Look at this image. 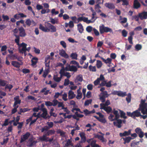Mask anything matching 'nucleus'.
I'll list each match as a JSON object with an SVG mask.
<instances>
[{
	"label": "nucleus",
	"mask_w": 147,
	"mask_h": 147,
	"mask_svg": "<svg viewBox=\"0 0 147 147\" xmlns=\"http://www.w3.org/2000/svg\"><path fill=\"white\" fill-rule=\"evenodd\" d=\"M115 121H117L113 122V123L114 125L119 128H121L122 126L121 124L122 123V120L117 119L116 120H115Z\"/></svg>",
	"instance_id": "12"
},
{
	"label": "nucleus",
	"mask_w": 147,
	"mask_h": 147,
	"mask_svg": "<svg viewBox=\"0 0 147 147\" xmlns=\"http://www.w3.org/2000/svg\"><path fill=\"white\" fill-rule=\"evenodd\" d=\"M131 94L129 93L128 94L127 97L126 98V99L128 103H129L131 101Z\"/></svg>",
	"instance_id": "43"
},
{
	"label": "nucleus",
	"mask_w": 147,
	"mask_h": 147,
	"mask_svg": "<svg viewBox=\"0 0 147 147\" xmlns=\"http://www.w3.org/2000/svg\"><path fill=\"white\" fill-rule=\"evenodd\" d=\"M51 13L52 15H56L59 13V12L58 11H55V9H53L51 10Z\"/></svg>",
	"instance_id": "57"
},
{
	"label": "nucleus",
	"mask_w": 147,
	"mask_h": 147,
	"mask_svg": "<svg viewBox=\"0 0 147 147\" xmlns=\"http://www.w3.org/2000/svg\"><path fill=\"white\" fill-rule=\"evenodd\" d=\"M52 106H56L58 103V101L56 99H54L53 100Z\"/></svg>",
	"instance_id": "54"
},
{
	"label": "nucleus",
	"mask_w": 147,
	"mask_h": 147,
	"mask_svg": "<svg viewBox=\"0 0 147 147\" xmlns=\"http://www.w3.org/2000/svg\"><path fill=\"white\" fill-rule=\"evenodd\" d=\"M139 17L141 20L147 19V12L143 11L139 13Z\"/></svg>",
	"instance_id": "14"
},
{
	"label": "nucleus",
	"mask_w": 147,
	"mask_h": 147,
	"mask_svg": "<svg viewBox=\"0 0 147 147\" xmlns=\"http://www.w3.org/2000/svg\"><path fill=\"white\" fill-rule=\"evenodd\" d=\"M120 113V117L122 118L125 119L127 118V116H126V113L123 111L120 110H119Z\"/></svg>",
	"instance_id": "27"
},
{
	"label": "nucleus",
	"mask_w": 147,
	"mask_h": 147,
	"mask_svg": "<svg viewBox=\"0 0 147 147\" xmlns=\"http://www.w3.org/2000/svg\"><path fill=\"white\" fill-rule=\"evenodd\" d=\"M135 132L138 134L139 137L141 138L144 136V133L140 127H137L135 130Z\"/></svg>",
	"instance_id": "9"
},
{
	"label": "nucleus",
	"mask_w": 147,
	"mask_h": 147,
	"mask_svg": "<svg viewBox=\"0 0 147 147\" xmlns=\"http://www.w3.org/2000/svg\"><path fill=\"white\" fill-rule=\"evenodd\" d=\"M144 5L147 6V0H138Z\"/></svg>",
	"instance_id": "48"
},
{
	"label": "nucleus",
	"mask_w": 147,
	"mask_h": 147,
	"mask_svg": "<svg viewBox=\"0 0 147 147\" xmlns=\"http://www.w3.org/2000/svg\"><path fill=\"white\" fill-rule=\"evenodd\" d=\"M135 48L136 50L137 51H139L142 49V46L140 44H137L136 45Z\"/></svg>",
	"instance_id": "39"
},
{
	"label": "nucleus",
	"mask_w": 147,
	"mask_h": 147,
	"mask_svg": "<svg viewBox=\"0 0 147 147\" xmlns=\"http://www.w3.org/2000/svg\"><path fill=\"white\" fill-rule=\"evenodd\" d=\"M139 143V142H132L130 144V146L131 147H134L136 145H138Z\"/></svg>",
	"instance_id": "52"
},
{
	"label": "nucleus",
	"mask_w": 147,
	"mask_h": 147,
	"mask_svg": "<svg viewBox=\"0 0 147 147\" xmlns=\"http://www.w3.org/2000/svg\"><path fill=\"white\" fill-rule=\"evenodd\" d=\"M47 136L46 135V134L44 132V134L42 136L40 137L39 138V140L42 142L45 141L46 142H47V139L49 138L47 137Z\"/></svg>",
	"instance_id": "19"
},
{
	"label": "nucleus",
	"mask_w": 147,
	"mask_h": 147,
	"mask_svg": "<svg viewBox=\"0 0 147 147\" xmlns=\"http://www.w3.org/2000/svg\"><path fill=\"white\" fill-rule=\"evenodd\" d=\"M77 92L78 94L76 96V98L77 99H80L82 98V94L79 89L77 90Z\"/></svg>",
	"instance_id": "34"
},
{
	"label": "nucleus",
	"mask_w": 147,
	"mask_h": 147,
	"mask_svg": "<svg viewBox=\"0 0 147 147\" xmlns=\"http://www.w3.org/2000/svg\"><path fill=\"white\" fill-rule=\"evenodd\" d=\"M86 31L88 32H90L92 30V27L91 26H87L86 29Z\"/></svg>",
	"instance_id": "61"
},
{
	"label": "nucleus",
	"mask_w": 147,
	"mask_h": 147,
	"mask_svg": "<svg viewBox=\"0 0 147 147\" xmlns=\"http://www.w3.org/2000/svg\"><path fill=\"white\" fill-rule=\"evenodd\" d=\"M47 113H42L41 114H40V116L41 117H43L45 119L48 118V115L47 116Z\"/></svg>",
	"instance_id": "40"
},
{
	"label": "nucleus",
	"mask_w": 147,
	"mask_h": 147,
	"mask_svg": "<svg viewBox=\"0 0 147 147\" xmlns=\"http://www.w3.org/2000/svg\"><path fill=\"white\" fill-rule=\"evenodd\" d=\"M65 69L64 68V67L62 68V69L60 70L59 73L60 74L61 78L62 76H63L64 74L65 73Z\"/></svg>",
	"instance_id": "42"
},
{
	"label": "nucleus",
	"mask_w": 147,
	"mask_h": 147,
	"mask_svg": "<svg viewBox=\"0 0 147 147\" xmlns=\"http://www.w3.org/2000/svg\"><path fill=\"white\" fill-rule=\"evenodd\" d=\"M140 4L137 0H134V7L135 9H138L140 7Z\"/></svg>",
	"instance_id": "24"
},
{
	"label": "nucleus",
	"mask_w": 147,
	"mask_h": 147,
	"mask_svg": "<svg viewBox=\"0 0 147 147\" xmlns=\"http://www.w3.org/2000/svg\"><path fill=\"white\" fill-rule=\"evenodd\" d=\"M139 109L136 110L132 113L130 112H127V115L129 117H130L134 119H135L136 117H139L140 116L141 113Z\"/></svg>",
	"instance_id": "3"
},
{
	"label": "nucleus",
	"mask_w": 147,
	"mask_h": 147,
	"mask_svg": "<svg viewBox=\"0 0 147 147\" xmlns=\"http://www.w3.org/2000/svg\"><path fill=\"white\" fill-rule=\"evenodd\" d=\"M73 144L72 142V140L71 139H68L67 140L66 143L65 144V146H73Z\"/></svg>",
	"instance_id": "28"
},
{
	"label": "nucleus",
	"mask_w": 147,
	"mask_h": 147,
	"mask_svg": "<svg viewBox=\"0 0 147 147\" xmlns=\"http://www.w3.org/2000/svg\"><path fill=\"white\" fill-rule=\"evenodd\" d=\"M7 83V81L0 80V85L4 86Z\"/></svg>",
	"instance_id": "56"
},
{
	"label": "nucleus",
	"mask_w": 147,
	"mask_h": 147,
	"mask_svg": "<svg viewBox=\"0 0 147 147\" xmlns=\"http://www.w3.org/2000/svg\"><path fill=\"white\" fill-rule=\"evenodd\" d=\"M77 26L79 32L80 33H82L84 30L82 25L80 23L78 24Z\"/></svg>",
	"instance_id": "25"
},
{
	"label": "nucleus",
	"mask_w": 147,
	"mask_h": 147,
	"mask_svg": "<svg viewBox=\"0 0 147 147\" xmlns=\"http://www.w3.org/2000/svg\"><path fill=\"white\" fill-rule=\"evenodd\" d=\"M111 94L113 95H117L119 96L124 97L126 95V92H123L121 91H118L115 90L111 93Z\"/></svg>",
	"instance_id": "10"
},
{
	"label": "nucleus",
	"mask_w": 147,
	"mask_h": 147,
	"mask_svg": "<svg viewBox=\"0 0 147 147\" xmlns=\"http://www.w3.org/2000/svg\"><path fill=\"white\" fill-rule=\"evenodd\" d=\"M11 64L12 65L15 67H18V63L17 62L15 61H13Z\"/></svg>",
	"instance_id": "62"
},
{
	"label": "nucleus",
	"mask_w": 147,
	"mask_h": 147,
	"mask_svg": "<svg viewBox=\"0 0 147 147\" xmlns=\"http://www.w3.org/2000/svg\"><path fill=\"white\" fill-rule=\"evenodd\" d=\"M99 31L101 34H102L105 32H111L112 31L111 29L107 27H105L104 25L100 26Z\"/></svg>",
	"instance_id": "4"
},
{
	"label": "nucleus",
	"mask_w": 147,
	"mask_h": 147,
	"mask_svg": "<svg viewBox=\"0 0 147 147\" xmlns=\"http://www.w3.org/2000/svg\"><path fill=\"white\" fill-rule=\"evenodd\" d=\"M27 45L24 43L22 42V44L19 43V53L24 54L25 56L26 55V47Z\"/></svg>",
	"instance_id": "2"
},
{
	"label": "nucleus",
	"mask_w": 147,
	"mask_h": 147,
	"mask_svg": "<svg viewBox=\"0 0 147 147\" xmlns=\"http://www.w3.org/2000/svg\"><path fill=\"white\" fill-rule=\"evenodd\" d=\"M60 44L64 48H65L66 47V44L64 41L63 40L61 41L60 42Z\"/></svg>",
	"instance_id": "59"
},
{
	"label": "nucleus",
	"mask_w": 147,
	"mask_h": 147,
	"mask_svg": "<svg viewBox=\"0 0 147 147\" xmlns=\"http://www.w3.org/2000/svg\"><path fill=\"white\" fill-rule=\"evenodd\" d=\"M26 35L24 29L21 27L19 28V37H24Z\"/></svg>",
	"instance_id": "13"
},
{
	"label": "nucleus",
	"mask_w": 147,
	"mask_h": 147,
	"mask_svg": "<svg viewBox=\"0 0 147 147\" xmlns=\"http://www.w3.org/2000/svg\"><path fill=\"white\" fill-rule=\"evenodd\" d=\"M50 20L51 21L50 22L53 24H57L58 23V21L57 19H55L51 18H50Z\"/></svg>",
	"instance_id": "38"
},
{
	"label": "nucleus",
	"mask_w": 147,
	"mask_h": 147,
	"mask_svg": "<svg viewBox=\"0 0 147 147\" xmlns=\"http://www.w3.org/2000/svg\"><path fill=\"white\" fill-rule=\"evenodd\" d=\"M131 130L129 129L128 131H125L123 133H120L119 136L121 137L129 136L131 134Z\"/></svg>",
	"instance_id": "17"
},
{
	"label": "nucleus",
	"mask_w": 147,
	"mask_h": 147,
	"mask_svg": "<svg viewBox=\"0 0 147 147\" xmlns=\"http://www.w3.org/2000/svg\"><path fill=\"white\" fill-rule=\"evenodd\" d=\"M63 92L62 91L60 93L57 92L55 93V94L54 96V98H58L59 96H61Z\"/></svg>",
	"instance_id": "46"
},
{
	"label": "nucleus",
	"mask_w": 147,
	"mask_h": 147,
	"mask_svg": "<svg viewBox=\"0 0 147 147\" xmlns=\"http://www.w3.org/2000/svg\"><path fill=\"white\" fill-rule=\"evenodd\" d=\"M129 34L130 35V36L128 38V40L129 43L132 45L133 44V42H132V36L134 35V32L133 31L129 33Z\"/></svg>",
	"instance_id": "20"
},
{
	"label": "nucleus",
	"mask_w": 147,
	"mask_h": 147,
	"mask_svg": "<svg viewBox=\"0 0 147 147\" xmlns=\"http://www.w3.org/2000/svg\"><path fill=\"white\" fill-rule=\"evenodd\" d=\"M105 5L109 9H113L115 7L114 5L112 3H105Z\"/></svg>",
	"instance_id": "18"
},
{
	"label": "nucleus",
	"mask_w": 147,
	"mask_h": 147,
	"mask_svg": "<svg viewBox=\"0 0 147 147\" xmlns=\"http://www.w3.org/2000/svg\"><path fill=\"white\" fill-rule=\"evenodd\" d=\"M45 131L47 132H45L46 134V135L47 136H49L50 135L54 134L55 133V131L54 130H48V131Z\"/></svg>",
	"instance_id": "30"
},
{
	"label": "nucleus",
	"mask_w": 147,
	"mask_h": 147,
	"mask_svg": "<svg viewBox=\"0 0 147 147\" xmlns=\"http://www.w3.org/2000/svg\"><path fill=\"white\" fill-rule=\"evenodd\" d=\"M96 141L95 140H92L90 143V145L92 147H94L96 144Z\"/></svg>",
	"instance_id": "64"
},
{
	"label": "nucleus",
	"mask_w": 147,
	"mask_h": 147,
	"mask_svg": "<svg viewBox=\"0 0 147 147\" xmlns=\"http://www.w3.org/2000/svg\"><path fill=\"white\" fill-rule=\"evenodd\" d=\"M88 68L89 70L90 71L95 72L96 71V67L95 66H92L90 65L89 66Z\"/></svg>",
	"instance_id": "41"
},
{
	"label": "nucleus",
	"mask_w": 147,
	"mask_h": 147,
	"mask_svg": "<svg viewBox=\"0 0 147 147\" xmlns=\"http://www.w3.org/2000/svg\"><path fill=\"white\" fill-rule=\"evenodd\" d=\"M37 142L36 141L33 140L32 139H29L28 143L27 146L29 147H31L35 145Z\"/></svg>",
	"instance_id": "16"
},
{
	"label": "nucleus",
	"mask_w": 147,
	"mask_h": 147,
	"mask_svg": "<svg viewBox=\"0 0 147 147\" xmlns=\"http://www.w3.org/2000/svg\"><path fill=\"white\" fill-rule=\"evenodd\" d=\"M69 83V80L68 79H65L64 80V85L65 86H67Z\"/></svg>",
	"instance_id": "60"
},
{
	"label": "nucleus",
	"mask_w": 147,
	"mask_h": 147,
	"mask_svg": "<svg viewBox=\"0 0 147 147\" xmlns=\"http://www.w3.org/2000/svg\"><path fill=\"white\" fill-rule=\"evenodd\" d=\"M111 82V81H110L107 82H106V86L107 88L111 87L112 86Z\"/></svg>",
	"instance_id": "63"
},
{
	"label": "nucleus",
	"mask_w": 147,
	"mask_h": 147,
	"mask_svg": "<svg viewBox=\"0 0 147 147\" xmlns=\"http://www.w3.org/2000/svg\"><path fill=\"white\" fill-rule=\"evenodd\" d=\"M77 70V68L76 66L74 65H71L69 66V69L68 70L70 71H73L75 72Z\"/></svg>",
	"instance_id": "29"
},
{
	"label": "nucleus",
	"mask_w": 147,
	"mask_h": 147,
	"mask_svg": "<svg viewBox=\"0 0 147 147\" xmlns=\"http://www.w3.org/2000/svg\"><path fill=\"white\" fill-rule=\"evenodd\" d=\"M76 78V79L75 80V82H76V81H77V82H82L83 80L82 76L81 75H78Z\"/></svg>",
	"instance_id": "32"
},
{
	"label": "nucleus",
	"mask_w": 147,
	"mask_h": 147,
	"mask_svg": "<svg viewBox=\"0 0 147 147\" xmlns=\"http://www.w3.org/2000/svg\"><path fill=\"white\" fill-rule=\"evenodd\" d=\"M30 99H31L32 100H36V99L34 97L32 96H28L26 98V100L27 101H28V100Z\"/></svg>",
	"instance_id": "49"
},
{
	"label": "nucleus",
	"mask_w": 147,
	"mask_h": 147,
	"mask_svg": "<svg viewBox=\"0 0 147 147\" xmlns=\"http://www.w3.org/2000/svg\"><path fill=\"white\" fill-rule=\"evenodd\" d=\"M95 137L96 138H98V139L102 141L104 139V138L102 136L99 134L96 135L95 136Z\"/></svg>",
	"instance_id": "51"
},
{
	"label": "nucleus",
	"mask_w": 147,
	"mask_h": 147,
	"mask_svg": "<svg viewBox=\"0 0 147 147\" xmlns=\"http://www.w3.org/2000/svg\"><path fill=\"white\" fill-rule=\"evenodd\" d=\"M62 98L65 101H66L67 100V94L65 93L63 94H62Z\"/></svg>",
	"instance_id": "50"
},
{
	"label": "nucleus",
	"mask_w": 147,
	"mask_h": 147,
	"mask_svg": "<svg viewBox=\"0 0 147 147\" xmlns=\"http://www.w3.org/2000/svg\"><path fill=\"white\" fill-rule=\"evenodd\" d=\"M102 65V63L101 61L99 60L96 61V66L98 68H100Z\"/></svg>",
	"instance_id": "35"
},
{
	"label": "nucleus",
	"mask_w": 147,
	"mask_h": 147,
	"mask_svg": "<svg viewBox=\"0 0 147 147\" xmlns=\"http://www.w3.org/2000/svg\"><path fill=\"white\" fill-rule=\"evenodd\" d=\"M122 138L124 141L123 142V144H125L126 143H129L130 142L131 140L134 139L130 136L126 137L125 138Z\"/></svg>",
	"instance_id": "22"
},
{
	"label": "nucleus",
	"mask_w": 147,
	"mask_h": 147,
	"mask_svg": "<svg viewBox=\"0 0 147 147\" xmlns=\"http://www.w3.org/2000/svg\"><path fill=\"white\" fill-rule=\"evenodd\" d=\"M75 96V95L71 90H70L69 91L68 93V98L69 99H72Z\"/></svg>",
	"instance_id": "23"
},
{
	"label": "nucleus",
	"mask_w": 147,
	"mask_h": 147,
	"mask_svg": "<svg viewBox=\"0 0 147 147\" xmlns=\"http://www.w3.org/2000/svg\"><path fill=\"white\" fill-rule=\"evenodd\" d=\"M70 57L72 59L77 60L78 55L76 53H72L70 55Z\"/></svg>",
	"instance_id": "36"
},
{
	"label": "nucleus",
	"mask_w": 147,
	"mask_h": 147,
	"mask_svg": "<svg viewBox=\"0 0 147 147\" xmlns=\"http://www.w3.org/2000/svg\"><path fill=\"white\" fill-rule=\"evenodd\" d=\"M30 135V133L29 132H27L25 134L22 136L21 137L20 143H22L27 140Z\"/></svg>",
	"instance_id": "11"
},
{
	"label": "nucleus",
	"mask_w": 147,
	"mask_h": 147,
	"mask_svg": "<svg viewBox=\"0 0 147 147\" xmlns=\"http://www.w3.org/2000/svg\"><path fill=\"white\" fill-rule=\"evenodd\" d=\"M14 99L15 100L13 105V107L14 108L12 111L11 113L12 114L14 113L17 111V109L18 107V97H15L14 98Z\"/></svg>",
	"instance_id": "7"
},
{
	"label": "nucleus",
	"mask_w": 147,
	"mask_h": 147,
	"mask_svg": "<svg viewBox=\"0 0 147 147\" xmlns=\"http://www.w3.org/2000/svg\"><path fill=\"white\" fill-rule=\"evenodd\" d=\"M113 113L115 115V119H119L120 117V115L118 113V111L117 110H116L115 109H114Z\"/></svg>",
	"instance_id": "33"
},
{
	"label": "nucleus",
	"mask_w": 147,
	"mask_h": 147,
	"mask_svg": "<svg viewBox=\"0 0 147 147\" xmlns=\"http://www.w3.org/2000/svg\"><path fill=\"white\" fill-rule=\"evenodd\" d=\"M92 102V99L87 100L85 101L84 105L85 106H88Z\"/></svg>",
	"instance_id": "44"
},
{
	"label": "nucleus",
	"mask_w": 147,
	"mask_h": 147,
	"mask_svg": "<svg viewBox=\"0 0 147 147\" xmlns=\"http://www.w3.org/2000/svg\"><path fill=\"white\" fill-rule=\"evenodd\" d=\"M47 124L48 126H45L41 129V131L42 132H44L45 131H48L49 129L52 127L54 125L53 123L52 122H47Z\"/></svg>",
	"instance_id": "6"
},
{
	"label": "nucleus",
	"mask_w": 147,
	"mask_h": 147,
	"mask_svg": "<svg viewBox=\"0 0 147 147\" xmlns=\"http://www.w3.org/2000/svg\"><path fill=\"white\" fill-rule=\"evenodd\" d=\"M39 28L42 31L45 32H50V29L47 27H45L43 26L42 25L40 24L39 26Z\"/></svg>",
	"instance_id": "21"
},
{
	"label": "nucleus",
	"mask_w": 147,
	"mask_h": 147,
	"mask_svg": "<svg viewBox=\"0 0 147 147\" xmlns=\"http://www.w3.org/2000/svg\"><path fill=\"white\" fill-rule=\"evenodd\" d=\"M121 18V16H120V18L121 20H122L121 22L120 23L121 24L125 23H126L127 21V19L126 18Z\"/></svg>",
	"instance_id": "47"
},
{
	"label": "nucleus",
	"mask_w": 147,
	"mask_h": 147,
	"mask_svg": "<svg viewBox=\"0 0 147 147\" xmlns=\"http://www.w3.org/2000/svg\"><path fill=\"white\" fill-rule=\"evenodd\" d=\"M114 117V115L112 114H110L108 118L109 120L111 121H115V120H116L117 119H115V117L113 119V117Z\"/></svg>",
	"instance_id": "45"
},
{
	"label": "nucleus",
	"mask_w": 147,
	"mask_h": 147,
	"mask_svg": "<svg viewBox=\"0 0 147 147\" xmlns=\"http://www.w3.org/2000/svg\"><path fill=\"white\" fill-rule=\"evenodd\" d=\"M84 113L86 116L90 114V111H88L87 109H85L84 110L83 113Z\"/></svg>",
	"instance_id": "55"
},
{
	"label": "nucleus",
	"mask_w": 147,
	"mask_h": 147,
	"mask_svg": "<svg viewBox=\"0 0 147 147\" xmlns=\"http://www.w3.org/2000/svg\"><path fill=\"white\" fill-rule=\"evenodd\" d=\"M146 101L145 99H141L139 107L138 109L143 115L147 113V103H145Z\"/></svg>",
	"instance_id": "1"
},
{
	"label": "nucleus",
	"mask_w": 147,
	"mask_h": 147,
	"mask_svg": "<svg viewBox=\"0 0 147 147\" xmlns=\"http://www.w3.org/2000/svg\"><path fill=\"white\" fill-rule=\"evenodd\" d=\"M121 33L122 36L124 37H126L127 36V32L125 30H123L122 31Z\"/></svg>",
	"instance_id": "53"
},
{
	"label": "nucleus",
	"mask_w": 147,
	"mask_h": 147,
	"mask_svg": "<svg viewBox=\"0 0 147 147\" xmlns=\"http://www.w3.org/2000/svg\"><path fill=\"white\" fill-rule=\"evenodd\" d=\"M59 55L62 57L66 59L68 58L69 56L65 51L63 49L59 50Z\"/></svg>",
	"instance_id": "15"
},
{
	"label": "nucleus",
	"mask_w": 147,
	"mask_h": 147,
	"mask_svg": "<svg viewBox=\"0 0 147 147\" xmlns=\"http://www.w3.org/2000/svg\"><path fill=\"white\" fill-rule=\"evenodd\" d=\"M104 110L106 111L107 113L109 114V113L111 112L112 109L110 106H107V107H106Z\"/></svg>",
	"instance_id": "37"
},
{
	"label": "nucleus",
	"mask_w": 147,
	"mask_h": 147,
	"mask_svg": "<svg viewBox=\"0 0 147 147\" xmlns=\"http://www.w3.org/2000/svg\"><path fill=\"white\" fill-rule=\"evenodd\" d=\"M38 60V59L37 57L32 58L31 60L32 65L33 66L36 65L37 62Z\"/></svg>",
	"instance_id": "31"
},
{
	"label": "nucleus",
	"mask_w": 147,
	"mask_h": 147,
	"mask_svg": "<svg viewBox=\"0 0 147 147\" xmlns=\"http://www.w3.org/2000/svg\"><path fill=\"white\" fill-rule=\"evenodd\" d=\"M45 25L49 29H50V31L52 32H55L56 31V27L50 23L48 22L45 23Z\"/></svg>",
	"instance_id": "8"
},
{
	"label": "nucleus",
	"mask_w": 147,
	"mask_h": 147,
	"mask_svg": "<svg viewBox=\"0 0 147 147\" xmlns=\"http://www.w3.org/2000/svg\"><path fill=\"white\" fill-rule=\"evenodd\" d=\"M61 109L64 110V111L66 112L67 114H68L70 113V111L68 110L67 108V107H65L64 106V107H62V108H61Z\"/></svg>",
	"instance_id": "58"
},
{
	"label": "nucleus",
	"mask_w": 147,
	"mask_h": 147,
	"mask_svg": "<svg viewBox=\"0 0 147 147\" xmlns=\"http://www.w3.org/2000/svg\"><path fill=\"white\" fill-rule=\"evenodd\" d=\"M101 58L103 61L106 64L109 63L110 64L111 63L112 59L111 58H108L107 59H105L102 57H101Z\"/></svg>",
	"instance_id": "26"
},
{
	"label": "nucleus",
	"mask_w": 147,
	"mask_h": 147,
	"mask_svg": "<svg viewBox=\"0 0 147 147\" xmlns=\"http://www.w3.org/2000/svg\"><path fill=\"white\" fill-rule=\"evenodd\" d=\"M109 95L110 94H108L106 91L102 92L99 96L100 100L102 102H104L105 101V98L108 97Z\"/></svg>",
	"instance_id": "5"
}]
</instances>
